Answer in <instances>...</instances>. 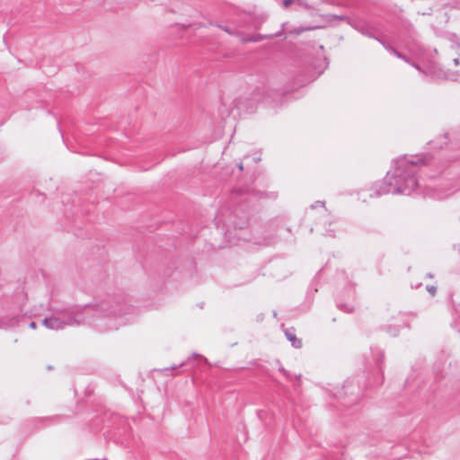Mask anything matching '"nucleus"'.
Instances as JSON below:
<instances>
[{
  "label": "nucleus",
  "instance_id": "obj_1",
  "mask_svg": "<svg viewBox=\"0 0 460 460\" xmlns=\"http://www.w3.org/2000/svg\"><path fill=\"white\" fill-rule=\"evenodd\" d=\"M131 311V305L120 294L107 295L97 303L84 305H73L63 310H55L49 317H45L42 324L50 330H60L66 326L80 325L86 316L117 317Z\"/></svg>",
  "mask_w": 460,
  "mask_h": 460
},
{
  "label": "nucleus",
  "instance_id": "obj_2",
  "mask_svg": "<svg viewBox=\"0 0 460 460\" xmlns=\"http://www.w3.org/2000/svg\"><path fill=\"white\" fill-rule=\"evenodd\" d=\"M297 58L306 64L312 65L314 61L315 49L314 43H301L296 53Z\"/></svg>",
  "mask_w": 460,
  "mask_h": 460
},
{
  "label": "nucleus",
  "instance_id": "obj_3",
  "mask_svg": "<svg viewBox=\"0 0 460 460\" xmlns=\"http://www.w3.org/2000/svg\"><path fill=\"white\" fill-rule=\"evenodd\" d=\"M238 211H239L238 209H235L233 212L232 219H231L230 223L235 229H243L248 225L249 218H248L247 214L244 212L242 213V216L239 217Z\"/></svg>",
  "mask_w": 460,
  "mask_h": 460
},
{
  "label": "nucleus",
  "instance_id": "obj_4",
  "mask_svg": "<svg viewBox=\"0 0 460 460\" xmlns=\"http://www.w3.org/2000/svg\"><path fill=\"white\" fill-rule=\"evenodd\" d=\"M281 328L284 331L287 340L290 341L294 348L299 349L302 347V341L296 337L295 328H285L284 324H281Z\"/></svg>",
  "mask_w": 460,
  "mask_h": 460
},
{
  "label": "nucleus",
  "instance_id": "obj_5",
  "mask_svg": "<svg viewBox=\"0 0 460 460\" xmlns=\"http://www.w3.org/2000/svg\"><path fill=\"white\" fill-rule=\"evenodd\" d=\"M234 192L242 197L243 195H252V196H258V197H261V193L259 191H255L254 190H252V189H245V190H242V189H235L234 190Z\"/></svg>",
  "mask_w": 460,
  "mask_h": 460
},
{
  "label": "nucleus",
  "instance_id": "obj_6",
  "mask_svg": "<svg viewBox=\"0 0 460 460\" xmlns=\"http://www.w3.org/2000/svg\"><path fill=\"white\" fill-rule=\"evenodd\" d=\"M274 36H280V32H277L274 34ZM273 35H270V36H266V35H261V34H258L257 36L255 37H252V38H249V39H245L243 40V41L245 42H257V41H260L263 39H266V38H272Z\"/></svg>",
  "mask_w": 460,
  "mask_h": 460
},
{
  "label": "nucleus",
  "instance_id": "obj_7",
  "mask_svg": "<svg viewBox=\"0 0 460 460\" xmlns=\"http://www.w3.org/2000/svg\"><path fill=\"white\" fill-rule=\"evenodd\" d=\"M316 28V26H310V27H303V26H299L297 28H294L293 30H291L289 31V33H292V34H300L304 31H312V30H314Z\"/></svg>",
  "mask_w": 460,
  "mask_h": 460
},
{
  "label": "nucleus",
  "instance_id": "obj_8",
  "mask_svg": "<svg viewBox=\"0 0 460 460\" xmlns=\"http://www.w3.org/2000/svg\"><path fill=\"white\" fill-rule=\"evenodd\" d=\"M279 370L281 373H283V375H284L287 378H288V379L290 378V375H289V373H288V371H287L283 367H280L279 368Z\"/></svg>",
  "mask_w": 460,
  "mask_h": 460
},
{
  "label": "nucleus",
  "instance_id": "obj_9",
  "mask_svg": "<svg viewBox=\"0 0 460 460\" xmlns=\"http://www.w3.org/2000/svg\"><path fill=\"white\" fill-rule=\"evenodd\" d=\"M293 2L294 0H283V4L285 7H288Z\"/></svg>",
  "mask_w": 460,
  "mask_h": 460
},
{
  "label": "nucleus",
  "instance_id": "obj_10",
  "mask_svg": "<svg viewBox=\"0 0 460 460\" xmlns=\"http://www.w3.org/2000/svg\"><path fill=\"white\" fill-rule=\"evenodd\" d=\"M30 328L31 329H36L37 327V324L35 322H31L30 324H29Z\"/></svg>",
  "mask_w": 460,
  "mask_h": 460
},
{
  "label": "nucleus",
  "instance_id": "obj_11",
  "mask_svg": "<svg viewBox=\"0 0 460 460\" xmlns=\"http://www.w3.org/2000/svg\"><path fill=\"white\" fill-rule=\"evenodd\" d=\"M238 168H239V170H240V171H243V163H240V164H238Z\"/></svg>",
  "mask_w": 460,
  "mask_h": 460
},
{
  "label": "nucleus",
  "instance_id": "obj_12",
  "mask_svg": "<svg viewBox=\"0 0 460 460\" xmlns=\"http://www.w3.org/2000/svg\"><path fill=\"white\" fill-rule=\"evenodd\" d=\"M455 63H456V65L460 64V58H459V59H458V58L455 59Z\"/></svg>",
  "mask_w": 460,
  "mask_h": 460
}]
</instances>
